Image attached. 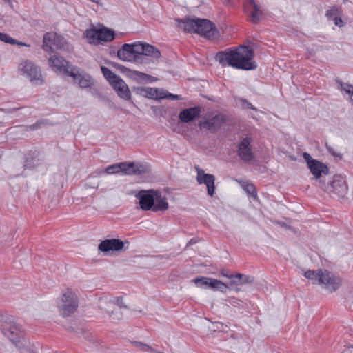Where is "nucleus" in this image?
<instances>
[{"label":"nucleus","mask_w":353,"mask_h":353,"mask_svg":"<svg viewBox=\"0 0 353 353\" xmlns=\"http://www.w3.org/2000/svg\"><path fill=\"white\" fill-rule=\"evenodd\" d=\"M234 278L239 279L240 280V284H247L250 283L254 281V277L248 275H245L243 274H236L234 275Z\"/></svg>","instance_id":"nucleus-35"},{"label":"nucleus","mask_w":353,"mask_h":353,"mask_svg":"<svg viewBox=\"0 0 353 353\" xmlns=\"http://www.w3.org/2000/svg\"><path fill=\"white\" fill-rule=\"evenodd\" d=\"M201 108L199 106L186 108L180 112L179 118L183 123H189L200 117Z\"/></svg>","instance_id":"nucleus-18"},{"label":"nucleus","mask_w":353,"mask_h":353,"mask_svg":"<svg viewBox=\"0 0 353 353\" xmlns=\"http://www.w3.org/2000/svg\"><path fill=\"white\" fill-rule=\"evenodd\" d=\"M134 54V55H143L144 52V43H133Z\"/></svg>","instance_id":"nucleus-38"},{"label":"nucleus","mask_w":353,"mask_h":353,"mask_svg":"<svg viewBox=\"0 0 353 353\" xmlns=\"http://www.w3.org/2000/svg\"><path fill=\"white\" fill-rule=\"evenodd\" d=\"M226 304H230L235 307H239L242 305L243 302L242 301L234 298V297H230L227 299H225Z\"/></svg>","instance_id":"nucleus-40"},{"label":"nucleus","mask_w":353,"mask_h":353,"mask_svg":"<svg viewBox=\"0 0 353 353\" xmlns=\"http://www.w3.org/2000/svg\"><path fill=\"white\" fill-rule=\"evenodd\" d=\"M332 21H334V24L339 27H343L345 24L341 19V15L334 17Z\"/></svg>","instance_id":"nucleus-47"},{"label":"nucleus","mask_w":353,"mask_h":353,"mask_svg":"<svg viewBox=\"0 0 353 353\" xmlns=\"http://www.w3.org/2000/svg\"><path fill=\"white\" fill-rule=\"evenodd\" d=\"M110 65L115 68L119 69L123 72H126L127 74L130 78H132V79H134L135 81L144 82V81H147V78H149L148 74H145V73H143L141 72H139V71H136V70H132L128 69L126 67L121 65L117 63L111 62Z\"/></svg>","instance_id":"nucleus-17"},{"label":"nucleus","mask_w":353,"mask_h":353,"mask_svg":"<svg viewBox=\"0 0 353 353\" xmlns=\"http://www.w3.org/2000/svg\"><path fill=\"white\" fill-rule=\"evenodd\" d=\"M325 147H326L327 151L329 152V153L331 154L332 156L339 157L340 159L342 158V154L340 153L336 152L334 151V148L332 147H331L330 145H328L327 143H325Z\"/></svg>","instance_id":"nucleus-46"},{"label":"nucleus","mask_w":353,"mask_h":353,"mask_svg":"<svg viewBox=\"0 0 353 353\" xmlns=\"http://www.w3.org/2000/svg\"><path fill=\"white\" fill-rule=\"evenodd\" d=\"M351 94H352V97H353V91L352 92ZM352 101L353 103V99L352 98Z\"/></svg>","instance_id":"nucleus-56"},{"label":"nucleus","mask_w":353,"mask_h":353,"mask_svg":"<svg viewBox=\"0 0 353 353\" xmlns=\"http://www.w3.org/2000/svg\"><path fill=\"white\" fill-rule=\"evenodd\" d=\"M43 123V121H38L34 124L30 125L28 126L30 130H35L40 128L41 124Z\"/></svg>","instance_id":"nucleus-48"},{"label":"nucleus","mask_w":353,"mask_h":353,"mask_svg":"<svg viewBox=\"0 0 353 353\" xmlns=\"http://www.w3.org/2000/svg\"><path fill=\"white\" fill-rule=\"evenodd\" d=\"M196 243V241L194 239H192L187 243V246L191 245H192L194 243Z\"/></svg>","instance_id":"nucleus-53"},{"label":"nucleus","mask_w":353,"mask_h":353,"mask_svg":"<svg viewBox=\"0 0 353 353\" xmlns=\"http://www.w3.org/2000/svg\"><path fill=\"white\" fill-rule=\"evenodd\" d=\"M0 40L1 41L7 43L18 44L20 46H30L29 45H27L23 42L17 41L16 39L12 38L11 37H10V35H8V34H6V33L0 32Z\"/></svg>","instance_id":"nucleus-31"},{"label":"nucleus","mask_w":353,"mask_h":353,"mask_svg":"<svg viewBox=\"0 0 353 353\" xmlns=\"http://www.w3.org/2000/svg\"><path fill=\"white\" fill-rule=\"evenodd\" d=\"M65 43V39L63 37L57 35V42L54 43V48L57 49H63Z\"/></svg>","instance_id":"nucleus-43"},{"label":"nucleus","mask_w":353,"mask_h":353,"mask_svg":"<svg viewBox=\"0 0 353 353\" xmlns=\"http://www.w3.org/2000/svg\"><path fill=\"white\" fill-rule=\"evenodd\" d=\"M343 11L340 6L334 5L330 7L325 13V16L328 20H332L334 17L342 15Z\"/></svg>","instance_id":"nucleus-30"},{"label":"nucleus","mask_w":353,"mask_h":353,"mask_svg":"<svg viewBox=\"0 0 353 353\" xmlns=\"http://www.w3.org/2000/svg\"><path fill=\"white\" fill-rule=\"evenodd\" d=\"M78 298L77 294L70 289L63 294L62 299L59 303V309L63 317L71 316L78 308Z\"/></svg>","instance_id":"nucleus-4"},{"label":"nucleus","mask_w":353,"mask_h":353,"mask_svg":"<svg viewBox=\"0 0 353 353\" xmlns=\"http://www.w3.org/2000/svg\"><path fill=\"white\" fill-rule=\"evenodd\" d=\"M341 88L346 93L351 94L353 92V86L348 83H341Z\"/></svg>","instance_id":"nucleus-44"},{"label":"nucleus","mask_w":353,"mask_h":353,"mask_svg":"<svg viewBox=\"0 0 353 353\" xmlns=\"http://www.w3.org/2000/svg\"><path fill=\"white\" fill-rule=\"evenodd\" d=\"M352 347H353V345H352Z\"/></svg>","instance_id":"nucleus-59"},{"label":"nucleus","mask_w":353,"mask_h":353,"mask_svg":"<svg viewBox=\"0 0 353 353\" xmlns=\"http://www.w3.org/2000/svg\"><path fill=\"white\" fill-rule=\"evenodd\" d=\"M239 183H240L242 188L252 197H256V187L252 183H250L248 181H239Z\"/></svg>","instance_id":"nucleus-27"},{"label":"nucleus","mask_w":353,"mask_h":353,"mask_svg":"<svg viewBox=\"0 0 353 353\" xmlns=\"http://www.w3.org/2000/svg\"><path fill=\"white\" fill-rule=\"evenodd\" d=\"M117 57L119 59L124 61H130L132 58L130 57L122 48L117 51Z\"/></svg>","instance_id":"nucleus-39"},{"label":"nucleus","mask_w":353,"mask_h":353,"mask_svg":"<svg viewBox=\"0 0 353 353\" xmlns=\"http://www.w3.org/2000/svg\"><path fill=\"white\" fill-rule=\"evenodd\" d=\"M196 34L204 36L208 39H214L219 35L215 24L208 19H197Z\"/></svg>","instance_id":"nucleus-7"},{"label":"nucleus","mask_w":353,"mask_h":353,"mask_svg":"<svg viewBox=\"0 0 353 353\" xmlns=\"http://www.w3.org/2000/svg\"><path fill=\"white\" fill-rule=\"evenodd\" d=\"M49 63L54 70L62 72L69 75L70 71L68 67L69 62L62 57L55 55L50 57Z\"/></svg>","instance_id":"nucleus-19"},{"label":"nucleus","mask_w":353,"mask_h":353,"mask_svg":"<svg viewBox=\"0 0 353 353\" xmlns=\"http://www.w3.org/2000/svg\"><path fill=\"white\" fill-rule=\"evenodd\" d=\"M98 307L101 310L107 312L110 316L114 314V312L112 310V299H108L107 297L100 298L98 302Z\"/></svg>","instance_id":"nucleus-25"},{"label":"nucleus","mask_w":353,"mask_h":353,"mask_svg":"<svg viewBox=\"0 0 353 353\" xmlns=\"http://www.w3.org/2000/svg\"><path fill=\"white\" fill-rule=\"evenodd\" d=\"M241 101L243 104H245L248 108H249L250 110H256V108L251 103H250L248 100L241 99Z\"/></svg>","instance_id":"nucleus-50"},{"label":"nucleus","mask_w":353,"mask_h":353,"mask_svg":"<svg viewBox=\"0 0 353 353\" xmlns=\"http://www.w3.org/2000/svg\"><path fill=\"white\" fill-rule=\"evenodd\" d=\"M110 84L116 91L119 90L121 88H124L128 90L127 84L119 76L117 77V79L112 80Z\"/></svg>","instance_id":"nucleus-33"},{"label":"nucleus","mask_w":353,"mask_h":353,"mask_svg":"<svg viewBox=\"0 0 353 353\" xmlns=\"http://www.w3.org/2000/svg\"><path fill=\"white\" fill-rule=\"evenodd\" d=\"M143 55L152 57L157 59L160 57L161 52L159 50L152 45L144 43V52Z\"/></svg>","instance_id":"nucleus-28"},{"label":"nucleus","mask_w":353,"mask_h":353,"mask_svg":"<svg viewBox=\"0 0 353 353\" xmlns=\"http://www.w3.org/2000/svg\"><path fill=\"white\" fill-rule=\"evenodd\" d=\"M6 1H9V0H5Z\"/></svg>","instance_id":"nucleus-58"},{"label":"nucleus","mask_w":353,"mask_h":353,"mask_svg":"<svg viewBox=\"0 0 353 353\" xmlns=\"http://www.w3.org/2000/svg\"><path fill=\"white\" fill-rule=\"evenodd\" d=\"M135 197L139 201L141 209L145 211L152 210L154 212V190H140L135 194Z\"/></svg>","instance_id":"nucleus-12"},{"label":"nucleus","mask_w":353,"mask_h":353,"mask_svg":"<svg viewBox=\"0 0 353 353\" xmlns=\"http://www.w3.org/2000/svg\"><path fill=\"white\" fill-rule=\"evenodd\" d=\"M122 48L125 51L130 57H132V55H134L133 44L125 43L123 45Z\"/></svg>","instance_id":"nucleus-41"},{"label":"nucleus","mask_w":353,"mask_h":353,"mask_svg":"<svg viewBox=\"0 0 353 353\" xmlns=\"http://www.w3.org/2000/svg\"><path fill=\"white\" fill-rule=\"evenodd\" d=\"M112 306L114 305H118L120 308L126 307L123 301L122 296L114 297L112 299Z\"/></svg>","instance_id":"nucleus-42"},{"label":"nucleus","mask_w":353,"mask_h":353,"mask_svg":"<svg viewBox=\"0 0 353 353\" xmlns=\"http://www.w3.org/2000/svg\"><path fill=\"white\" fill-rule=\"evenodd\" d=\"M341 279L334 275L332 272L320 269L318 284L323 285L330 292H336L341 285Z\"/></svg>","instance_id":"nucleus-6"},{"label":"nucleus","mask_w":353,"mask_h":353,"mask_svg":"<svg viewBox=\"0 0 353 353\" xmlns=\"http://www.w3.org/2000/svg\"><path fill=\"white\" fill-rule=\"evenodd\" d=\"M221 275L225 276V277H228V278H230V279H233L234 275V274H228V270H223L221 272Z\"/></svg>","instance_id":"nucleus-51"},{"label":"nucleus","mask_w":353,"mask_h":353,"mask_svg":"<svg viewBox=\"0 0 353 353\" xmlns=\"http://www.w3.org/2000/svg\"><path fill=\"white\" fill-rule=\"evenodd\" d=\"M320 274V269L317 271L307 270L304 272V276L310 280H315L317 283L319 281V275Z\"/></svg>","instance_id":"nucleus-36"},{"label":"nucleus","mask_w":353,"mask_h":353,"mask_svg":"<svg viewBox=\"0 0 353 353\" xmlns=\"http://www.w3.org/2000/svg\"><path fill=\"white\" fill-rule=\"evenodd\" d=\"M85 37L89 40L91 43L94 40L99 41V29L96 28H90L87 29L85 32Z\"/></svg>","instance_id":"nucleus-32"},{"label":"nucleus","mask_w":353,"mask_h":353,"mask_svg":"<svg viewBox=\"0 0 353 353\" xmlns=\"http://www.w3.org/2000/svg\"><path fill=\"white\" fill-rule=\"evenodd\" d=\"M117 94L123 99L125 100H130L131 99V93L128 88V90H126L124 88H121L119 90L117 91Z\"/></svg>","instance_id":"nucleus-37"},{"label":"nucleus","mask_w":353,"mask_h":353,"mask_svg":"<svg viewBox=\"0 0 353 353\" xmlns=\"http://www.w3.org/2000/svg\"><path fill=\"white\" fill-rule=\"evenodd\" d=\"M115 37V32L108 28L99 29V41H111Z\"/></svg>","instance_id":"nucleus-26"},{"label":"nucleus","mask_w":353,"mask_h":353,"mask_svg":"<svg viewBox=\"0 0 353 353\" xmlns=\"http://www.w3.org/2000/svg\"><path fill=\"white\" fill-rule=\"evenodd\" d=\"M163 99H172V100L181 99L180 96L175 95V94H173L169 93L168 92H165V91H164V94H163Z\"/></svg>","instance_id":"nucleus-45"},{"label":"nucleus","mask_w":353,"mask_h":353,"mask_svg":"<svg viewBox=\"0 0 353 353\" xmlns=\"http://www.w3.org/2000/svg\"><path fill=\"white\" fill-rule=\"evenodd\" d=\"M252 142V137H246L243 138L237 145V155L244 162H250L254 158L251 145Z\"/></svg>","instance_id":"nucleus-10"},{"label":"nucleus","mask_w":353,"mask_h":353,"mask_svg":"<svg viewBox=\"0 0 353 353\" xmlns=\"http://www.w3.org/2000/svg\"><path fill=\"white\" fill-rule=\"evenodd\" d=\"M0 330L3 334L14 343L20 341L21 338V327L15 323L14 318L12 316L4 315L0 316Z\"/></svg>","instance_id":"nucleus-3"},{"label":"nucleus","mask_w":353,"mask_h":353,"mask_svg":"<svg viewBox=\"0 0 353 353\" xmlns=\"http://www.w3.org/2000/svg\"><path fill=\"white\" fill-rule=\"evenodd\" d=\"M0 111H3V112H8V113L12 112L11 110H6V109H3V108H0Z\"/></svg>","instance_id":"nucleus-55"},{"label":"nucleus","mask_w":353,"mask_h":353,"mask_svg":"<svg viewBox=\"0 0 353 353\" xmlns=\"http://www.w3.org/2000/svg\"><path fill=\"white\" fill-rule=\"evenodd\" d=\"M101 70L104 77L109 81L110 83H111L114 79H117V75H116L109 68L101 66Z\"/></svg>","instance_id":"nucleus-34"},{"label":"nucleus","mask_w":353,"mask_h":353,"mask_svg":"<svg viewBox=\"0 0 353 353\" xmlns=\"http://www.w3.org/2000/svg\"><path fill=\"white\" fill-rule=\"evenodd\" d=\"M69 76L72 77L75 83L81 88H91L94 85V80L92 77L78 68H72Z\"/></svg>","instance_id":"nucleus-11"},{"label":"nucleus","mask_w":353,"mask_h":353,"mask_svg":"<svg viewBox=\"0 0 353 353\" xmlns=\"http://www.w3.org/2000/svg\"><path fill=\"white\" fill-rule=\"evenodd\" d=\"M140 94L149 99L159 100L163 99L164 90L155 88H142Z\"/></svg>","instance_id":"nucleus-23"},{"label":"nucleus","mask_w":353,"mask_h":353,"mask_svg":"<svg viewBox=\"0 0 353 353\" xmlns=\"http://www.w3.org/2000/svg\"><path fill=\"white\" fill-rule=\"evenodd\" d=\"M57 34L52 32H47L43 36V49L46 52H53L54 43L57 42Z\"/></svg>","instance_id":"nucleus-24"},{"label":"nucleus","mask_w":353,"mask_h":353,"mask_svg":"<svg viewBox=\"0 0 353 353\" xmlns=\"http://www.w3.org/2000/svg\"><path fill=\"white\" fill-rule=\"evenodd\" d=\"M154 212L165 211L169 208L167 199L162 194V192L154 190Z\"/></svg>","instance_id":"nucleus-22"},{"label":"nucleus","mask_w":353,"mask_h":353,"mask_svg":"<svg viewBox=\"0 0 353 353\" xmlns=\"http://www.w3.org/2000/svg\"><path fill=\"white\" fill-rule=\"evenodd\" d=\"M303 157L306 161L311 173L316 179H319L321 174H327L329 173V168L323 163L314 159L310 154L307 152H304Z\"/></svg>","instance_id":"nucleus-9"},{"label":"nucleus","mask_w":353,"mask_h":353,"mask_svg":"<svg viewBox=\"0 0 353 353\" xmlns=\"http://www.w3.org/2000/svg\"><path fill=\"white\" fill-rule=\"evenodd\" d=\"M276 223L280 225L282 227H287V225L285 223H283V222H280V221H276Z\"/></svg>","instance_id":"nucleus-54"},{"label":"nucleus","mask_w":353,"mask_h":353,"mask_svg":"<svg viewBox=\"0 0 353 353\" xmlns=\"http://www.w3.org/2000/svg\"><path fill=\"white\" fill-rule=\"evenodd\" d=\"M234 283H235V281H232L231 282V285L234 284Z\"/></svg>","instance_id":"nucleus-57"},{"label":"nucleus","mask_w":353,"mask_h":353,"mask_svg":"<svg viewBox=\"0 0 353 353\" xmlns=\"http://www.w3.org/2000/svg\"><path fill=\"white\" fill-rule=\"evenodd\" d=\"M19 70L34 85H39L43 83L41 70L33 62L26 60L20 63Z\"/></svg>","instance_id":"nucleus-5"},{"label":"nucleus","mask_w":353,"mask_h":353,"mask_svg":"<svg viewBox=\"0 0 353 353\" xmlns=\"http://www.w3.org/2000/svg\"><path fill=\"white\" fill-rule=\"evenodd\" d=\"M197 171L196 181L199 184H205L207 187L208 194L213 196L214 194L215 176L211 174H205L203 170L199 167H195Z\"/></svg>","instance_id":"nucleus-13"},{"label":"nucleus","mask_w":353,"mask_h":353,"mask_svg":"<svg viewBox=\"0 0 353 353\" xmlns=\"http://www.w3.org/2000/svg\"><path fill=\"white\" fill-rule=\"evenodd\" d=\"M150 171V167L147 163L124 161L109 165L99 173L112 174L122 172L125 175H139L148 174Z\"/></svg>","instance_id":"nucleus-2"},{"label":"nucleus","mask_w":353,"mask_h":353,"mask_svg":"<svg viewBox=\"0 0 353 353\" xmlns=\"http://www.w3.org/2000/svg\"><path fill=\"white\" fill-rule=\"evenodd\" d=\"M149 78H147V81L154 82L157 80V78L148 74Z\"/></svg>","instance_id":"nucleus-52"},{"label":"nucleus","mask_w":353,"mask_h":353,"mask_svg":"<svg viewBox=\"0 0 353 353\" xmlns=\"http://www.w3.org/2000/svg\"><path fill=\"white\" fill-rule=\"evenodd\" d=\"M225 121V116L219 114L207 121L201 122L199 126L201 129H206L214 133L222 126Z\"/></svg>","instance_id":"nucleus-15"},{"label":"nucleus","mask_w":353,"mask_h":353,"mask_svg":"<svg viewBox=\"0 0 353 353\" xmlns=\"http://www.w3.org/2000/svg\"><path fill=\"white\" fill-rule=\"evenodd\" d=\"M197 19V17H185L183 19H177L176 21L179 23V27L185 32L196 34Z\"/></svg>","instance_id":"nucleus-21"},{"label":"nucleus","mask_w":353,"mask_h":353,"mask_svg":"<svg viewBox=\"0 0 353 353\" xmlns=\"http://www.w3.org/2000/svg\"><path fill=\"white\" fill-rule=\"evenodd\" d=\"M245 10L250 17L251 22L256 24L263 14L260 7L256 4L254 0H248L245 5Z\"/></svg>","instance_id":"nucleus-20"},{"label":"nucleus","mask_w":353,"mask_h":353,"mask_svg":"<svg viewBox=\"0 0 353 353\" xmlns=\"http://www.w3.org/2000/svg\"><path fill=\"white\" fill-rule=\"evenodd\" d=\"M98 249L103 253H106L110 251L119 252L122 250H126L127 248H125V243L118 239H105L99 244Z\"/></svg>","instance_id":"nucleus-14"},{"label":"nucleus","mask_w":353,"mask_h":353,"mask_svg":"<svg viewBox=\"0 0 353 353\" xmlns=\"http://www.w3.org/2000/svg\"><path fill=\"white\" fill-rule=\"evenodd\" d=\"M254 56L253 49L239 46L233 50L219 52L215 58L223 67L228 65L240 70H251L257 67L256 63L252 60Z\"/></svg>","instance_id":"nucleus-1"},{"label":"nucleus","mask_w":353,"mask_h":353,"mask_svg":"<svg viewBox=\"0 0 353 353\" xmlns=\"http://www.w3.org/2000/svg\"><path fill=\"white\" fill-rule=\"evenodd\" d=\"M42 161L41 154L38 150H30L24 157V170H34L38 167Z\"/></svg>","instance_id":"nucleus-16"},{"label":"nucleus","mask_w":353,"mask_h":353,"mask_svg":"<svg viewBox=\"0 0 353 353\" xmlns=\"http://www.w3.org/2000/svg\"><path fill=\"white\" fill-rule=\"evenodd\" d=\"M91 93L93 96L103 100L105 99L104 96L97 89H94L91 90Z\"/></svg>","instance_id":"nucleus-49"},{"label":"nucleus","mask_w":353,"mask_h":353,"mask_svg":"<svg viewBox=\"0 0 353 353\" xmlns=\"http://www.w3.org/2000/svg\"><path fill=\"white\" fill-rule=\"evenodd\" d=\"M192 281L197 287L204 289L210 288L223 292H225L228 289V286L224 283L212 278L199 276L192 280Z\"/></svg>","instance_id":"nucleus-8"},{"label":"nucleus","mask_w":353,"mask_h":353,"mask_svg":"<svg viewBox=\"0 0 353 353\" xmlns=\"http://www.w3.org/2000/svg\"><path fill=\"white\" fill-rule=\"evenodd\" d=\"M332 191L336 194H343L346 190L345 183L341 180H334L331 182Z\"/></svg>","instance_id":"nucleus-29"}]
</instances>
